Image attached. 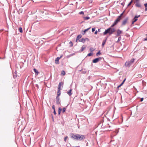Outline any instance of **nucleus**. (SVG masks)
<instances>
[{
	"label": "nucleus",
	"mask_w": 147,
	"mask_h": 147,
	"mask_svg": "<svg viewBox=\"0 0 147 147\" xmlns=\"http://www.w3.org/2000/svg\"><path fill=\"white\" fill-rule=\"evenodd\" d=\"M71 137L74 140L81 141L84 140L85 136L84 135L78 134H70Z\"/></svg>",
	"instance_id": "obj_1"
},
{
	"label": "nucleus",
	"mask_w": 147,
	"mask_h": 147,
	"mask_svg": "<svg viewBox=\"0 0 147 147\" xmlns=\"http://www.w3.org/2000/svg\"><path fill=\"white\" fill-rule=\"evenodd\" d=\"M115 31V30L114 29L109 28L105 31L103 33V34L105 35L106 34L109 33V35H111Z\"/></svg>",
	"instance_id": "obj_2"
},
{
	"label": "nucleus",
	"mask_w": 147,
	"mask_h": 147,
	"mask_svg": "<svg viewBox=\"0 0 147 147\" xmlns=\"http://www.w3.org/2000/svg\"><path fill=\"white\" fill-rule=\"evenodd\" d=\"M134 62V59H132L129 61H127L125 63V65L127 67H129L130 65L133 64Z\"/></svg>",
	"instance_id": "obj_3"
},
{
	"label": "nucleus",
	"mask_w": 147,
	"mask_h": 147,
	"mask_svg": "<svg viewBox=\"0 0 147 147\" xmlns=\"http://www.w3.org/2000/svg\"><path fill=\"white\" fill-rule=\"evenodd\" d=\"M123 15V13H122L120 16H119L115 21L114 22L113 24L111 26V27H113L116 25L117 23L119 22L121 19V17Z\"/></svg>",
	"instance_id": "obj_4"
},
{
	"label": "nucleus",
	"mask_w": 147,
	"mask_h": 147,
	"mask_svg": "<svg viewBox=\"0 0 147 147\" xmlns=\"http://www.w3.org/2000/svg\"><path fill=\"white\" fill-rule=\"evenodd\" d=\"M128 20V18H126L123 20L122 22L121 26H123L125 25L127 22Z\"/></svg>",
	"instance_id": "obj_5"
},
{
	"label": "nucleus",
	"mask_w": 147,
	"mask_h": 147,
	"mask_svg": "<svg viewBox=\"0 0 147 147\" xmlns=\"http://www.w3.org/2000/svg\"><path fill=\"white\" fill-rule=\"evenodd\" d=\"M101 59V57H99L96 58L92 61V62L94 63H96L98 62L99 60Z\"/></svg>",
	"instance_id": "obj_6"
},
{
	"label": "nucleus",
	"mask_w": 147,
	"mask_h": 147,
	"mask_svg": "<svg viewBox=\"0 0 147 147\" xmlns=\"http://www.w3.org/2000/svg\"><path fill=\"white\" fill-rule=\"evenodd\" d=\"M62 56V55L60 57H57L56 59L55 60V62L56 64H59V59L61 58Z\"/></svg>",
	"instance_id": "obj_7"
},
{
	"label": "nucleus",
	"mask_w": 147,
	"mask_h": 147,
	"mask_svg": "<svg viewBox=\"0 0 147 147\" xmlns=\"http://www.w3.org/2000/svg\"><path fill=\"white\" fill-rule=\"evenodd\" d=\"M140 16V15L138 16H136L135 17L134 19V20L132 22V24H133L137 20V18Z\"/></svg>",
	"instance_id": "obj_8"
},
{
	"label": "nucleus",
	"mask_w": 147,
	"mask_h": 147,
	"mask_svg": "<svg viewBox=\"0 0 147 147\" xmlns=\"http://www.w3.org/2000/svg\"><path fill=\"white\" fill-rule=\"evenodd\" d=\"M86 40H88V39L87 38H86L85 39L82 38L80 40V41L84 43L85 42Z\"/></svg>",
	"instance_id": "obj_9"
},
{
	"label": "nucleus",
	"mask_w": 147,
	"mask_h": 147,
	"mask_svg": "<svg viewBox=\"0 0 147 147\" xmlns=\"http://www.w3.org/2000/svg\"><path fill=\"white\" fill-rule=\"evenodd\" d=\"M122 31L119 30H118L117 31V35H119L121 33Z\"/></svg>",
	"instance_id": "obj_10"
},
{
	"label": "nucleus",
	"mask_w": 147,
	"mask_h": 147,
	"mask_svg": "<svg viewBox=\"0 0 147 147\" xmlns=\"http://www.w3.org/2000/svg\"><path fill=\"white\" fill-rule=\"evenodd\" d=\"M56 99L57 100L56 103L57 104H60V102L59 101V97H57Z\"/></svg>",
	"instance_id": "obj_11"
},
{
	"label": "nucleus",
	"mask_w": 147,
	"mask_h": 147,
	"mask_svg": "<svg viewBox=\"0 0 147 147\" xmlns=\"http://www.w3.org/2000/svg\"><path fill=\"white\" fill-rule=\"evenodd\" d=\"M72 90V89H71L69 91H68L67 92V93L69 96H71L72 94V93H71Z\"/></svg>",
	"instance_id": "obj_12"
},
{
	"label": "nucleus",
	"mask_w": 147,
	"mask_h": 147,
	"mask_svg": "<svg viewBox=\"0 0 147 147\" xmlns=\"http://www.w3.org/2000/svg\"><path fill=\"white\" fill-rule=\"evenodd\" d=\"M82 37V36L81 35H78L76 39V42L78 40H79Z\"/></svg>",
	"instance_id": "obj_13"
},
{
	"label": "nucleus",
	"mask_w": 147,
	"mask_h": 147,
	"mask_svg": "<svg viewBox=\"0 0 147 147\" xmlns=\"http://www.w3.org/2000/svg\"><path fill=\"white\" fill-rule=\"evenodd\" d=\"M86 48V46L85 45H83L81 48V51H83Z\"/></svg>",
	"instance_id": "obj_14"
},
{
	"label": "nucleus",
	"mask_w": 147,
	"mask_h": 147,
	"mask_svg": "<svg viewBox=\"0 0 147 147\" xmlns=\"http://www.w3.org/2000/svg\"><path fill=\"white\" fill-rule=\"evenodd\" d=\"M136 6L137 7H141L140 4L139 3H137L136 4Z\"/></svg>",
	"instance_id": "obj_15"
},
{
	"label": "nucleus",
	"mask_w": 147,
	"mask_h": 147,
	"mask_svg": "<svg viewBox=\"0 0 147 147\" xmlns=\"http://www.w3.org/2000/svg\"><path fill=\"white\" fill-rule=\"evenodd\" d=\"M34 71L36 73V74L37 75L38 74V73H39L38 71L36 69L34 68Z\"/></svg>",
	"instance_id": "obj_16"
},
{
	"label": "nucleus",
	"mask_w": 147,
	"mask_h": 147,
	"mask_svg": "<svg viewBox=\"0 0 147 147\" xmlns=\"http://www.w3.org/2000/svg\"><path fill=\"white\" fill-rule=\"evenodd\" d=\"M90 28H89L87 29H85L84 31L83 32V33H82V34L83 35H84L85 33L88 31V30L90 28Z\"/></svg>",
	"instance_id": "obj_17"
},
{
	"label": "nucleus",
	"mask_w": 147,
	"mask_h": 147,
	"mask_svg": "<svg viewBox=\"0 0 147 147\" xmlns=\"http://www.w3.org/2000/svg\"><path fill=\"white\" fill-rule=\"evenodd\" d=\"M65 74V73L64 71H62L61 72V75L62 76H64Z\"/></svg>",
	"instance_id": "obj_18"
},
{
	"label": "nucleus",
	"mask_w": 147,
	"mask_h": 147,
	"mask_svg": "<svg viewBox=\"0 0 147 147\" xmlns=\"http://www.w3.org/2000/svg\"><path fill=\"white\" fill-rule=\"evenodd\" d=\"M62 109L61 107H59L58 109V114L60 115L61 111H62Z\"/></svg>",
	"instance_id": "obj_19"
},
{
	"label": "nucleus",
	"mask_w": 147,
	"mask_h": 147,
	"mask_svg": "<svg viewBox=\"0 0 147 147\" xmlns=\"http://www.w3.org/2000/svg\"><path fill=\"white\" fill-rule=\"evenodd\" d=\"M57 97H59V96L60 95V91L58 90V92H57Z\"/></svg>",
	"instance_id": "obj_20"
},
{
	"label": "nucleus",
	"mask_w": 147,
	"mask_h": 147,
	"mask_svg": "<svg viewBox=\"0 0 147 147\" xmlns=\"http://www.w3.org/2000/svg\"><path fill=\"white\" fill-rule=\"evenodd\" d=\"M144 5L145 7V11H147V3H146L144 4Z\"/></svg>",
	"instance_id": "obj_21"
},
{
	"label": "nucleus",
	"mask_w": 147,
	"mask_h": 147,
	"mask_svg": "<svg viewBox=\"0 0 147 147\" xmlns=\"http://www.w3.org/2000/svg\"><path fill=\"white\" fill-rule=\"evenodd\" d=\"M95 49L93 48H90V51L91 52L93 51Z\"/></svg>",
	"instance_id": "obj_22"
},
{
	"label": "nucleus",
	"mask_w": 147,
	"mask_h": 147,
	"mask_svg": "<svg viewBox=\"0 0 147 147\" xmlns=\"http://www.w3.org/2000/svg\"><path fill=\"white\" fill-rule=\"evenodd\" d=\"M19 31L21 33H22V32H23L22 29V27H20L19 28Z\"/></svg>",
	"instance_id": "obj_23"
},
{
	"label": "nucleus",
	"mask_w": 147,
	"mask_h": 147,
	"mask_svg": "<svg viewBox=\"0 0 147 147\" xmlns=\"http://www.w3.org/2000/svg\"><path fill=\"white\" fill-rule=\"evenodd\" d=\"M125 79L123 81V82H122V83L119 85V86L118 87H119L120 86H122L123 84L124 83V82H125Z\"/></svg>",
	"instance_id": "obj_24"
},
{
	"label": "nucleus",
	"mask_w": 147,
	"mask_h": 147,
	"mask_svg": "<svg viewBox=\"0 0 147 147\" xmlns=\"http://www.w3.org/2000/svg\"><path fill=\"white\" fill-rule=\"evenodd\" d=\"M92 53H88L87 55V56H91L92 55Z\"/></svg>",
	"instance_id": "obj_25"
},
{
	"label": "nucleus",
	"mask_w": 147,
	"mask_h": 147,
	"mask_svg": "<svg viewBox=\"0 0 147 147\" xmlns=\"http://www.w3.org/2000/svg\"><path fill=\"white\" fill-rule=\"evenodd\" d=\"M63 83L62 82H60L59 83L58 86H60V87L61 85H63Z\"/></svg>",
	"instance_id": "obj_26"
},
{
	"label": "nucleus",
	"mask_w": 147,
	"mask_h": 147,
	"mask_svg": "<svg viewBox=\"0 0 147 147\" xmlns=\"http://www.w3.org/2000/svg\"><path fill=\"white\" fill-rule=\"evenodd\" d=\"M101 54L100 52V51H98L97 53H96V56H98L99 55H100Z\"/></svg>",
	"instance_id": "obj_27"
},
{
	"label": "nucleus",
	"mask_w": 147,
	"mask_h": 147,
	"mask_svg": "<svg viewBox=\"0 0 147 147\" xmlns=\"http://www.w3.org/2000/svg\"><path fill=\"white\" fill-rule=\"evenodd\" d=\"M66 109L65 108H63V110H62V112L63 113H64V112H65V111Z\"/></svg>",
	"instance_id": "obj_28"
},
{
	"label": "nucleus",
	"mask_w": 147,
	"mask_h": 147,
	"mask_svg": "<svg viewBox=\"0 0 147 147\" xmlns=\"http://www.w3.org/2000/svg\"><path fill=\"white\" fill-rule=\"evenodd\" d=\"M106 40H105L104 41H103L102 43V46L103 47L104 45H105V42H106Z\"/></svg>",
	"instance_id": "obj_29"
},
{
	"label": "nucleus",
	"mask_w": 147,
	"mask_h": 147,
	"mask_svg": "<svg viewBox=\"0 0 147 147\" xmlns=\"http://www.w3.org/2000/svg\"><path fill=\"white\" fill-rule=\"evenodd\" d=\"M90 19V18L88 17H84V19L86 20H88Z\"/></svg>",
	"instance_id": "obj_30"
},
{
	"label": "nucleus",
	"mask_w": 147,
	"mask_h": 147,
	"mask_svg": "<svg viewBox=\"0 0 147 147\" xmlns=\"http://www.w3.org/2000/svg\"><path fill=\"white\" fill-rule=\"evenodd\" d=\"M146 38L144 39V41L147 40V34H146Z\"/></svg>",
	"instance_id": "obj_31"
},
{
	"label": "nucleus",
	"mask_w": 147,
	"mask_h": 147,
	"mask_svg": "<svg viewBox=\"0 0 147 147\" xmlns=\"http://www.w3.org/2000/svg\"><path fill=\"white\" fill-rule=\"evenodd\" d=\"M68 137L67 136H66L65 138H64V141L65 142H66V140L68 139Z\"/></svg>",
	"instance_id": "obj_32"
},
{
	"label": "nucleus",
	"mask_w": 147,
	"mask_h": 147,
	"mask_svg": "<svg viewBox=\"0 0 147 147\" xmlns=\"http://www.w3.org/2000/svg\"><path fill=\"white\" fill-rule=\"evenodd\" d=\"M132 2V0H131V1L128 4V6H130L131 5Z\"/></svg>",
	"instance_id": "obj_33"
},
{
	"label": "nucleus",
	"mask_w": 147,
	"mask_h": 147,
	"mask_svg": "<svg viewBox=\"0 0 147 147\" xmlns=\"http://www.w3.org/2000/svg\"><path fill=\"white\" fill-rule=\"evenodd\" d=\"M79 14H84V13L83 11H81L79 13Z\"/></svg>",
	"instance_id": "obj_34"
},
{
	"label": "nucleus",
	"mask_w": 147,
	"mask_h": 147,
	"mask_svg": "<svg viewBox=\"0 0 147 147\" xmlns=\"http://www.w3.org/2000/svg\"><path fill=\"white\" fill-rule=\"evenodd\" d=\"M58 90L60 91L61 90V87L60 86H58Z\"/></svg>",
	"instance_id": "obj_35"
},
{
	"label": "nucleus",
	"mask_w": 147,
	"mask_h": 147,
	"mask_svg": "<svg viewBox=\"0 0 147 147\" xmlns=\"http://www.w3.org/2000/svg\"><path fill=\"white\" fill-rule=\"evenodd\" d=\"M92 32H93L95 30V28H92Z\"/></svg>",
	"instance_id": "obj_36"
},
{
	"label": "nucleus",
	"mask_w": 147,
	"mask_h": 147,
	"mask_svg": "<svg viewBox=\"0 0 147 147\" xmlns=\"http://www.w3.org/2000/svg\"><path fill=\"white\" fill-rule=\"evenodd\" d=\"M69 44L71 45V46H72L73 45V43L71 41H70V42H69Z\"/></svg>",
	"instance_id": "obj_37"
},
{
	"label": "nucleus",
	"mask_w": 147,
	"mask_h": 147,
	"mask_svg": "<svg viewBox=\"0 0 147 147\" xmlns=\"http://www.w3.org/2000/svg\"><path fill=\"white\" fill-rule=\"evenodd\" d=\"M52 108L54 110H55V106L54 105H53Z\"/></svg>",
	"instance_id": "obj_38"
},
{
	"label": "nucleus",
	"mask_w": 147,
	"mask_h": 147,
	"mask_svg": "<svg viewBox=\"0 0 147 147\" xmlns=\"http://www.w3.org/2000/svg\"><path fill=\"white\" fill-rule=\"evenodd\" d=\"M54 114L55 115L56 114V113L55 111V110H54Z\"/></svg>",
	"instance_id": "obj_39"
},
{
	"label": "nucleus",
	"mask_w": 147,
	"mask_h": 147,
	"mask_svg": "<svg viewBox=\"0 0 147 147\" xmlns=\"http://www.w3.org/2000/svg\"><path fill=\"white\" fill-rule=\"evenodd\" d=\"M98 32L97 30H96L95 32H94L95 34H97Z\"/></svg>",
	"instance_id": "obj_40"
},
{
	"label": "nucleus",
	"mask_w": 147,
	"mask_h": 147,
	"mask_svg": "<svg viewBox=\"0 0 147 147\" xmlns=\"http://www.w3.org/2000/svg\"><path fill=\"white\" fill-rule=\"evenodd\" d=\"M143 99H144L143 98H142L141 99V100H140L141 101V102L143 100Z\"/></svg>",
	"instance_id": "obj_41"
},
{
	"label": "nucleus",
	"mask_w": 147,
	"mask_h": 147,
	"mask_svg": "<svg viewBox=\"0 0 147 147\" xmlns=\"http://www.w3.org/2000/svg\"><path fill=\"white\" fill-rule=\"evenodd\" d=\"M76 147V146H75V147Z\"/></svg>",
	"instance_id": "obj_42"
}]
</instances>
